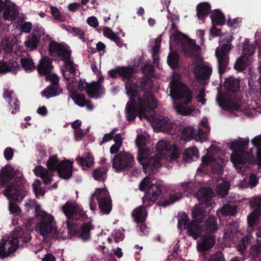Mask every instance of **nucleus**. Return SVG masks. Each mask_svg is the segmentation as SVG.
Wrapping results in <instances>:
<instances>
[{"mask_svg":"<svg viewBox=\"0 0 261 261\" xmlns=\"http://www.w3.org/2000/svg\"><path fill=\"white\" fill-rule=\"evenodd\" d=\"M3 64L6 73L8 72H16L17 69L19 68L18 63L15 61H10L8 63L3 62Z\"/></svg>","mask_w":261,"mask_h":261,"instance_id":"obj_52","label":"nucleus"},{"mask_svg":"<svg viewBox=\"0 0 261 261\" xmlns=\"http://www.w3.org/2000/svg\"><path fill=\"white\" fill-rule=\"evenodd\" d=\"M209 132L204 133L199 128L189 126L185 127L181 132V138L185 141L194 139L201 142L208 140Z\"/></svg>","mask_w":261,"mask_h":261,"instance_id":"obj_16","label":"nucleus"},{"mask_svg":"<svg viewBox=\"0 0 261 261\" xmlns=\"http://www.w3.org/2000/svg\"><path fill=\"white\" fill-rule=\"evenodd\" d=\"M236 212V207L233 204H225L217 211V215L221 219L222 217L233 215Z\"/></svg>","mask_w":261,"mask_h":261,"instance_id":"obj_39","label":"nucleus"},{"mask_svg":"<svg viewBox=\"0 0 261 261\" xmlns=\"http://www.w3.org/2000/svg\"><path fill=\"white\" fill-rule=\"evenodd\" d=\"M112 162L113 168L120 172L132 167L134 157L128 152H121L114 156Z\"/></svg>","mask_w":261,"mask_h":261,"instance_id":"obj_15","label":"nucleus"},{"mask_svg":"<svg viewBox=\"0 0 261 261\" xmlns=\"http://www.w3.org/2000/svg\"><path fill=\"white\" fill-rule=\"evenodd\" d=\"M249 255L254 261H261V245H253L250 248Z\"/></svg>","mask_w":261,"mask_h":261,"instance_id":"obj_46","label":"nucleus"},{"mask_svg":"<svg viewBox=\"0 0 261 261\" xmlns=\"http://www.w3.org/2000/svg\"><path fill=\"white\" fill-rule=\"evenodd\" d=\"M11 92L7 89L3 94V96L5 99L9 100V105L12 110L11 114H14L19 112L20 101L16 98H12Z\"/></svg>","mask_w":261,"mask_h":261,"instance_id":"obj_33","label":"nucleus"},{"mask_svg":"<svg viewBox=\"0 0 261 261\" xmlns=\"http://www.w3.org/2000/svg\"><path fill=\"white\" fill-rule=\"evenodd\" d=\"M13 168L10 165L5 166L0 171V189L14 176Z\"/></svg>","mask_w":261,"mask_h":261,"instance_id":"obj_30","label":"nucleus"},{"mask_svg":"<svg viewBox=\"0 0 261 261\" xmlns=\"http://www.w3.org/2000/svg\"><path fill=\"white\" fill-rule=\"evenodd\" d=\"M198 157L199 152L198 149L194 146L186 149L184 154V159L187 162L195 161Z\"/></svg>","mask_w":261,"mask_h":261,"instance_id":"obj_38","label":"nucleus"},{"mask_svg":"<svg viewBox=\"0 0 261 261\" xmlns=\"http://www.w3.org/2000/svg\"><path fill=\"white\" fill-rule=\"evenodd\" d=\"M24 207L27 212H29L31 209L34 208L36 214V215H37L39 211H41L40 210V205L34 199H29L27 200L24 203Z\"/></svg>","mask_w":261,"mask_h":261,"instance_id":"obj_50","label":"nucleus"},{"mask_svg":"<svg viewBox=\"0 0 261 261\" xmlns=\"http://www.w3.org/2000/svg\"><path fill=\"white\" fill-rule=\"evenodd\" d=\"M171 28L173 30L175 31L174 34V40L181 43V48L185 55L188 57L196 56L200 47L196 44L195 41L187 38L186 35L177 31L176 23H171Z\"/></svg>","mask_w":261,"mask_h":261,"instance_id":"obj_10","label":"nucleus"},{"mask_svg":"<svg viewBox=\"0 0 261 261\" xmlns=\"http://www.w3.org/2000/svg\"><path fill=\"white\" fill-rule=\"evenodd\" d=\"M179 56L175 52L171 53L167 57V63L168 65L173 69H175L178 67Z\"/></svg>","mask_w":261,"mask_h":261,"instance_id":"obj_48","label":"nucleus"},{"mask_svg":"<svg viewBox=\"0 0 261 261\" xmlns=\"http://www.w3.org/2000/svg\"><path fill=\"white\" fill-rule=\"evenodd\" d=\"M249 143V139L247 138L245 139L239 138L229 144V148L233 150L230 156V161L239 172L242 171L245 167V164L250 159V153L245 151Z\"/></svg>","mask_w":261,"mask_h":261,"instance_id":"obj_4","label":"nucleus"},{"mask_svg":"<svg viewBox=\"0 0 261 261\" xmlns=\"http://www.w3.org/2000/svg\"><path fill=\"white\" fill-rule=\"evenodd\" d=\"M194 72L197 78L200 80H206L210 78L212 73V68L205 65H198L195 66Z\"/></svg>","mask_w":261,"mask_h":261,"instance_id":"obj_28","label":"nucleus"},{"mask_svg":"<svg viewBox=\"0 0 261 261\" xmlns=\"http://www.w3.org/2000/svg\"><path fill=\"white\" fill-rule=\"evenodd\" d=\"M228 161V157L214 146H211L207 149V154L202 158V164L211 166L212 172L218 175L223 173L225 163Z\"/></svg>","mask_w":261,"mask_h":261,"instance_id":"obj_5","label":"nucleus"},{"mask_svg":"<svg viewBox=\"0 0 261 261\" xmlns=\"http://www.w3.org/2000/svg\"><path fill=\"white\" fill-rule=\"evenodd\" d=\"M207 261H226L223 253L218 251L210 256Z\"/></svg>","mask_w":261,"mask_h":261,"instance_id":"obj_62","label":"nucleus"},{"mask_svg":"<svg viewBox=\"0 0 261 261\" xmlns=\"http://www.w3.org/2000/svg\"><path fill=\"white\" fill-rule=\"evenodd\" d=\"M223 85L225 89L229 92L236 93L240 89V80L232 76L226 78Z\"/></svg>","mask_w":261,"mask_h":261,"instance_id":"obj_29","label":"nucleus"},{"mask_svg":"<svg viewBox=\"0 0 261 261\" xmlns=\"http://www.w3.org/2000/svg\"><path fill=\"white\" fill-rule=\"evenodd\" d=\"M22 67L25 71H32L35 69V64L33 60L29 58H22L20 60Z\"/></svg>","mask_w":261,"mask_h":261,"instance_id":"obj_54","label":"nucleus"},{"mask_svg":"<svg viewBox=\"0 0 261 261\" xmlns=\"http://www.w3.org/2000/svg\"><path fill=\"white\" fill-rule=\"evenodd\" d=\"M70 31L69 33H72V35L75 36H78L79 39L81 40L83 42L86 41V38L85 35V32L80 28L72 27L70 29Z\"/></svg>","mask_w":261,"mask_h":261,"instance_id":"obj_56","label":"nucleus"},{"mask_svg":"<svg viewBox=\"0 0 261 261\" xmlns=\"http://www.w3.org/2000/svg\"><path fill=\"white\" fill-rule=\"evenodd\" d=\"M193 92L188 87L181 83L178 89H171L170 95L176 100H182L184 103L188 105L191 102Z\"/></svg>","mask_w":261,"mask_h":261,"instance_id":"obj_20","label":"nucleus"},{"mask_svg":"<svg viewBox=\"0 0 261 261\" xmlns=\"http://www.w3.org/2000/svg\"><path fill=\"white\" fill-rule=\"evenodd\" d=\"M140 189L147 191L142 198L143 204L149 206L158 199L162 191V186L156 180L151 177H145L140 184Z\"/></svg>","mask_w":261,"mask_h":261,"instance_id":"obj_6","label":"nucleus"},{"mask_svg":"<svg viewBox=\"0 0 261 261\" xmlns=\"http://www.w3.org/2000/svg\"><path fill=\"white\" fill-rule=\"evenodd\" d=\"M140 119H145L149 121L153 129L157 132L170 133L174 125L165 115H139Z\"/></svg>","mask_w":261,"mask_h":261,"instance_id":"obj_12","label":"nucleus"},{"mask_svg":"<svg viewBox=\"0 0 261 261\" xmlns=\"http://www.w3.org/2000/svg\"><path fill=\"white\" fill-rule=\"evenodd\" d=\"M45 79L46 81H49L50 82V84L49 86H60L59 78L57 74L52 73L46 75Z\"/></svg>","mask_w":261,"mask_h":261,"instance_id":"obj_60","label":"nucleus"},{"mask_svg":"<svg viewBox=\"0 0 261 261\" xmlns=\"http://www.w3.org/2000/svg\"><path fill=\"white\" fill-rule=\"evenodd\" d=\"M237 232V230L236 226L233 225H229L228 229L226 230L224 233V237L225 239L231 240L235 237L236 234Z\"/></svg>","mask_w":261,"mask_h":261,"instance_id":"obj_59","label":"nucleus"},{"mask_svg":"<svg viewBox=\"0 0 261 261\" xmlns=\"http://www.w3.org/2000/svg\"><path fill=\"white\" fill-rule=\"evenodd\" d=\"M100 87L97 83L89 84L85 80H80L78 83L77 89L80 91H86L89 98L96 99V94L98 89Z\"/></svg>","mask_w":261,"mask_h":261,"instance_id":"obj_22","label":"nucleus"},{"mask_svg":"<svg viewBox=\"0 0 261 261\" xmlns=\"http://www.w3.org/2000/svg\"><path fill=\"white\" fill-rule=\"evenodd\" d=\"M96 199L100 212L103 214H108L112 210V203L109 192L105 188H97L93 194L90 199V208L94 211L96 206L94 202Z\"/></svg>","mask_w":261,"mask_h":261,"instance_id":"obj_9","label":"nucleus"},{"mask_svg":"<svg viewBox=\"0 0 261 261\" xmlns=\"http://www.w3.org/2000/svg\"><path fill=\"white\" fill-rule=\"evenodd\" d=\"M106 173L105 169H96L93 172V177L95 180L102 181L106 177Z\"/></svg>","mask_w":261,"mask_h":261,"instance_id":"obj_57","label":"nucleus"},{"mask_svg":"<svg viewBox=\"0 0 261 261\" xmlns=\"http://www.w3.org/2000/svg\"><path fill=\"white\" fill-rule=\"evenodd\" d=\"M216 100L218 105L224 110H238L240 108V105L238 103H236L233 102H228L226 100L224 94L222 92H221L220 91H218V94L216 97Z\"/></svg>","mask_w":261,"mask_h":261,"instance_id":"obj_26","label":"nucleus"},{"mask_svg":"<svg viewBox=\"0 0 261 261\" xmlns=\"http://www.w3.org/2000/svg\"><path fill=\"white\" fill-rule=\"evenodd\" d=\"M132 215L137 223H142L145 220L147 213L144 206H139L133 211Z\"/></svg>","mask_w":261,"mask_h":261,"instance_id":"obj_35","label":"nucleus"},{"mask_svg":"<svg viewBox=\"0 0 261 261\" xmlns=\"http://www.w3.org/2000/svg\"><path fill=\"white\" fill-rule=\"evenodd\" d=\"M215 243L213 235H204L197 242V248L199 252L210 249Z\"/></svg>","mask_w":261,"mask_h":261,"instance_id":"obj_24","label":"nucleus"},{"mask_svg":"<svg viewBox=\"0 0 261 261\" xmlns=\"http://www.w3.org/2000/svg\"><path fill=\"white\" fill-rule=\"evenodd\" d=\"M4 194L9 200L8 209L10 213L14 216H19L21 213V210L12 201L19 200V190L14 187H9L5 190Z\"/></svg>","mask_w":261,"mask_h":261,"instance_id":"obj_18","label":"nucleus"},{"mask_svg":"<svg viewBox=\"0 0 261 261\" xmlns=\"http://www.w3.org/2000/svg\"><path fill=\"white\" fill-rule=\"evenodd\" d=\"M249 205L252 208H254L257 211L261 206V199L260 198H254L252 199L250 202Z\"/></svg>","mask_w":261,"mask_h":261,"instance_id":"obj_64","label":"nucleus"},{"mask_svg":"<svg viewBox=\"0 0 261 261\" xmlns=\"http://www.w3.org/2000/svg\"><path fill=\"white\" fill-rule=\"evenodd\" d=\"M35 221L36 232L45 238L67 239L71 238L76 233V226L70 223L69 220L66 222L67 234L58 232L54 217L45 211H39L36 215Z\"/></svg>","mask_w":261,"mask_h":261,"instance_id":"obj_2","label":"nucleus"},{"mask_svg":"<svg viewBox=\"0 0 261 261\" xmlns=\"http://www.w3.org/2000/svg\"><path fill=\"white\" fill-rule=\"evenodd\" d=\"M73 162L69 160H63L60 162V165L57 170L60 177L67 179L70 177L72 174Z\"/></svg>","mask_w":261,"mask_h":261,"instance_id":"obj_27","label":"nucleus"},{"mask_svg":"<svg viewBox=\"0 0 261 261\" xmlns=\"http://www.w3.org/2000/svg\"><path fill=\"white\" fill-rule=\"evenodd\" d=\"M193 221L196 224H201L202 220L204 219L206 215V211L201 204L196 205L193 208L192 212Z\"/></svg>","mask_w":261,"mask_h":261,"instance_id":"obj_32","label":"nucleus"},{"mask_svg":"<svg viewBox=\"0 0 261 261\" xmlns=\"http://www.w3.org/2000/svg\"><path fill=\"white\" fill-rule=\"evenodd\" d=\"M53 60L48 57L45 56L40 61L37 66L38 73L41 75H46L49 74L53 69Z\"/></svg>","mask_w":261,"mask_h":261,"instance_id":"obj_25","label":"nucleus"},{"mask_svg":"<svg viewBox=\"0 0 261 261\" xmlns=\"http://www.w3.org/2000/svg\"><path fill=\"white\" fill-rule=\"evenodd\" d=\"M155 156L162 162V164L167 160L172 162L176 160L179 155L178 149L173 145L165 140L159 141L154 149Z\"/></svg>","mask_w":261,"mask_h":261,"instance_id":"obj_8","label":"nucleus"},{"mask_svg":"<svg viewBox=\"0 0 261 261\" xmlns=\"http://www.w3.org/2000/svg\"><path fill=\"white\" fill-rule=\"evenodd\" d=\"M49 52L52 56H58L61 60H66L70 58L71 51L67 47L62 45L55 41H51L49 44Z\"/></svg>","mask_w":261,"mask_h":261,"instance_id":"obj_21","label":"nucleus"},{"mask_svg":"<svg viewBox=\"0 0 261 261\" xmlns=\"http://www.w3.org/2000/svg\"><path fill=\"white\" fill-rule=\"evenodd\" d=\"M39 40L37 36L32 34L31 36L29 37L24 42V45L30 48L31 50H35L38 45Z\"/></svg>","mask_w":261,"mask_h":261,"instance_id":"obj_49","label":"nucleus"},{"mask_svg":"<svg viewBox=\"0 0 261 261\" xmlns=\"http://www.w3.org/2000/svg\"><path fill=\"white\" fill-rule=\"evenodd\" d=\"M229 189V184L223 179L218 180V184L217 186L216 191L219 194L222 196H226Z\"/></svg>","mask_w":261,"mask_h":261,"instance_id":"obj_43","label":"nucleus"},{"mask_svg":"<svg viewBox=\"0 0 261 261\" xmlns=\"http://www.w3.org/2000/svg\"><path fill=\"white\" fill-rule=\"evenodd\" d=\"M213 196V193L212 190L208 187L200 189L197 194V199L201 204L210 201Z\"/></svg>","mask_w":261,"mask_h":261,"instance_id":"obj_34","label":"nucleus"},{"mask_svg":"<svg viewBox=\"0 0 261 261\" xmlns=\"http://www.w3.org/2000/svg\"><path fill=\"white\" fill-rule=\"evenodd\" d=\"M63 89L60 86H48L42 92V96L47 98L55 97L62 93Z\"/></svg>","mask_w":261,"mask_h":261,"instance_id":"obj_37","label":"nucleus"},{"mask_svg":"<svg viewBox=\"0 0 261 261\" xmlns=\"http://www.w3.org/2000/svg\"><path fill=\"white\" fill-rule=\"evenodd\" d=\"M250 242V238L249 236H245L242 238L238 246V250L242 254H244L246 251L247 245Z\"/></svg>","mask_w":261,"mask_h":261,"instance_id":"obj_55","label":"nucleus"},{"mask_svg":"<svg viewBox=\"0 0 261 261\" xmlns=\"http://www.w3.org/2000/svg\"><path fill=\"white\" fill-rule=\"evenodd\" d=\"M34 173L36 176L41 177L44 184H49L52 181V174L46 168L38 166L34 169Z\"/></svg>","mask_w":261,"mask_h":261,"instance_id":"obj_31","label":"nucleus"},{"mask_svg":"<svg viewBox=\"0 0 261 261\" xmlns=\"http://www.w3.org/2000/svg\"><path fill=\"white\" fill-rule=\"evenodd\" d=\"M210 18L213 24L222 25L225 23V16L219 10H215Z\"/></svg>","mask_w":261,"mask_h":261,"instance_id":"obj_41","label":"nucleus"},{"mask_svg":"<svg viewBox=\"0 0 261 261\" xmlns=\"http://www.w3.org/2000/svg\"><path fill=\"white\" fill-rule=\"evenodd\" d=\"M192 185L191 183L187 182L179 185L176 189V193L172 194L167 200L161 199L159 201L160 205L165 206L171 204L180 199L182 197V194L187 196L189 194H192L193 190L191 188Z\"/></svg>","mask_w":261,"mask_h":261,"instance_id":"obj_17","label":"nucleus"},{"mask_svg":"<svg viewBox=\"0 0 261 261\" xmlns=\"http://www.w3.org/2000/svg\"><path fill=\"white\" fill-rule=\"evenodd\" d=\"M146 137L142 135H138L136 139V145L139 148L145 146L146 144Z\"/></svg>","mask_w":261,"mask_h":261,"instance_id":"obj_63","label":"nucleus"},{"mask_svg":"<svg viewBox=\"0 0 261 261\" xmlns=\"http://www.w3.org/2000/svg\"><path fill=\"white\" fill-rule=\"evenodd\" d=\"M135 72V68L132 66H119L110 70L109 77L117 79L122 78L125 83L126 93L129 100L125 106L126 114H145L156 107V100L153 94L149 91L152 88V83L147 75H144L135 82L132 78Z\"/></svg>","mask_w":261,"mask_h":261,"instance_id":"obj_1","label":"nucleus"},{"mask_svg":"<svg viewBox=\"0 0 261 261\" xmlns=\"http://www.w3.org/2000/svg\"><path fill=\"white\" fill-rule=\"evenodd\" d=\"M70 97L77 105L80 107L85 106L86 99L84 94L76 91H73L71 93Z\"/></svg>","mask_w":261,"mask_h":261,"instance_id":"obj_47","label":"nucleus"},{"mask_svg":"<svg viewBox=\"0 0 261 261\" xmlns=\"http://www.w3.org/2000/svg\"><path fill=\"white\" fill-rule=\"evenodd\" d=\"M142 71L145 75H152L154 72V67L151 64H148L147 63L141 64Z\"/></svg>","mask_w":261,"mask_h":261,"instance_id":"obj_58","label":"nucleus"},{"mask_svg":"<svg viewBox=\"0 0 261 261\" xmlns=\"http://www.w3.org/2000/svg\"><path fill=\"white\" fill-rule=\"evenodd\" d=\"M150 154L148 148H139L137 159L146 172L153 174L156 169L162 165V162L155 156L149 158Z\"/></svg>","mask_w":261,"mask_h":261,"instance_id":"obj_11","label":"nucleus"},{"mask_svg":"<svg viewBox=\"0 0 261 261\" xmlns=\"http://www.w3.org/2000/svg\"><path fill=\"white\" fill-rule=\"evenodd\" d=\"M197 16L199 19H203L211 11V5L207 3H201L196 7Z\"/></svg>","mask_w":261,"mask_h":261,"instance_id":"obj_40","label":"nucleus"},{"mask_svg":"<svg viewBox=\"0 0 261 261\" xmlns=\"http://www.w3.org/2000/svg\"><path fill=\"white\" fill-rule=\"evenodd\" d=\"M103 35L110 39V40L115 42L117 45L120 41V38L115 34L112 30L109 28H105L103 30Z\"/></svg>","mask_w":261,"mask_h":261,"instance_id":"obj_53","label":"nucleus"},{"mask_svg":"<svg viewBox=\"0 0 261 261\" xmlns=\"http://www.w3.org/2000/svg\"><path fill=\"white\" fill-rule=\"evenodd\" d=\"M242 47L243 55H245L246 57L252 56L255 52V46L254 44H249V41L247 39L244 40Z\"/></svg>","mask_w":261,"mask_h":261,"instance_id":"obj_45","label":"nucleus"},{"mask_svg":"<svg viewBox=\"0 0 261 261\" xmlns=\"http://www.w3.org/2000/svg\"><path fill=\"white\" fill-rule=\"evenodd\" d=\"M61 208L69 219L84 220L86 218V213L82 205L74 200H68L62 206Z\"/></svg>","mask_w":261,"mask_h":261,"instance_id":"obj_13","label":"nucleus"},{"mask_svg":"<svg viewBox=\"0 0 261 261\" xmlns=\"http://www.w3.org/2000/svg\"><path fill=\"white\" fill-rule=\"evenodd\" d=\"M177 227L180 230L187 229L188 234L194 239L199 237L201 231L198 224H196L193 221L190 222L188 216L185 213L179 214Z\"/></svg>","mask_w":261,"mask_h":261,"instance_id":"obj_14","label":"nucleus"},{"mask_svg":"<svg viewBox=\"0 0 261 261\" xmlns=\"http://www.w3.org/2000/svg\"><path fill=\"white\" fill-rule=\"evenodd\" d=\"M233 39L232 36L225 37L219 41L220 47L216 49V56L218 62V72L221 76L226 71L229 62L228 54L232 48L231 42Z\"/></svg>","mask_w":261,"mask_h":261,"instance_id":"obj_7","label":"nucleus"},{"mask_svg":"<svg viewBox=\"0 0 261 261\" xmlns=\"http://www.w3.org/2000/svg\"><path fill=\"white\" fill-rule=\"evenodd\" d=\"M92 228V225L90 223L84 224L81 229L79 237L84 241L88 240L90 237V230Z\"/></svg>","mask_w":261,"mask_h":261,"instance_id":"obj_44","label":"nucleus"},{"mask_svg":"<svg viewBox=\"0 0 261 261\" xmlns=\"http://www.w3.org/2000/svg\"><path fill=\"white\" fill-rule=\"evenodd\" d=\"M50 10L51 14L53 15L54 18L56 20H60L61 21H64V18L61 15V13L59 10L56 7L50 6Z\"/></svg>","mask_w":261,"mask_h":261,"instance_id":"obj_61","label":"nucleus"},{"mask_svg":"<svg viewBox=\"0 0 261 261\" xmlns=\"http://www.w3.org/2000/svg\"><path fill=\"white\" fill-rule=\"evenodd\" d=\"M198 225L201 229L199 237L201 236L202 232H206L208 235H212V234L218 229L217 220L214 216H210L204 223L202 222L201 224H198Z\"/></svg>","mask_w":261,"mask_h":261,"instance_id":"obj_23","label":"nucleus"},{"mask_svg":"<svg viewBox=\"0 0 261 261\" xmlns=\"http://www.w3.org/2000/svg\"><path fill=\"white\" fill-rule=\"evenodd\" d=\"M248 58L245 55H242L236 61L234 65V69L238 71H243L246 69L248 66Z\"/></svg>","mask_w":261,"mask_h":261,"instance_id":"obj_42","label":"nucleus"},{"mask_svg":"<svg viewBox=\"0 0 261 261\" xmlns=\"http://www.w3.org/2000/svg\"><path fill=\"white\" fill-rule=\"evenodd\" d=\"M4 20H14L19 15L17 6L10 0H0V13Z\"/></svg>","mask_w":261,"mask_h":261,"instance_id":"obj_19","label":"nucleus"},{"mask_svg":"<svg viewBox=\"0 0 261 261\" xmlns=\"http://www.w3.org/2000/svg\"><path fill=\"white\" fill-rule=\"evenodd\" d=\"M60 162L58 160L56 155H53L49 158L46 165L50 170L53 171H57L60 165Z\"/></svg>","mask_w":261,"mask_h":261,"instance_id":"obj_51","label":"nucleus"},{"mask_svg":"<svg viewBox=\"0 0 261 261\" xmlns=\"http://www.w3.org/2000/svg\"><path fill=\"white\" fill-rule=\"evenodd\" d=\"M75 160L84 170L88 169L92 167L94 164L93 158L89 153H87L84 158L77 156Z\"/></svg>","mask_w":261,"mask_h":261,"instance_id":"obj_36","label":"nucleus"},{"mask_svg":"<svg viewBox=\"0 0 261 261\" xmlns=\"http://www.w3.org/2000/svg\"><path fill=\"white\" fill-rule=\"evenodd\" d=\"M18 239L28 242L31 239L30 234L21 227H17L11 236H5L0 241V257L4 258L13 253L18 248Z\"/></svg>","mask_w":261,"mask_h":261,"instance_id":"obj_3","label":"nucleus"}]
</instances>
